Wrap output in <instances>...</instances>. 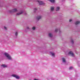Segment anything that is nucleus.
<instances>
[{
	"label": "nucleus",
	"mask_w": 80,
	"mask_h": 80,
	"mask_svg": "<svg viewBox=\"0 0 80 80\" xmlns=\"http://www.w3.org/2000/svg\"><path fill=\"white\" fill-rule=\"evenodd\" d=\"M23 13L25 15H26L27 14V12H26L25 10H21L19 13H16V15L18 16L19 15H21V14H22V13Z\"/></svg>",
	"instance_id": "obj_1"
},
{
	"label": "nucleus",
	"mask_w": 80,
	"mask_h": 80,
	"mask_svg": "<svg viewBox=\"0 0 80 80\" xmlns=\"http://www.w3.org/2000/svg\"><path fill=\"white\" fill-rule=\"evenodd\" d=\"M4 55L8 60H12V57H11L10 55V54H8V53L5 52L4 53Z\"/></svg>",
	"instance_id": "obj_2"
},
{
	"label": "nucleus",
	"mask_w": 80,
	"mask_h": 80,
	"mask_svg": "<svg viewBox=\"0 0 80 80\" xmlns=\"http://www.w3.org/2000/svg\"><path fill=\"white\" fill-rule=\"evenodd\" d=\"M18 12V10L16 8H14L12 10H10L8 11L9 13H13L14 12Z\"/></svg>",
	"instance_id": "obj_3"
},
{
	"label": "nucleus",
	"mask_w": 80,
	"mask_h": 80,
	"mask_svg": "<svg viewBox=\"0 0 80 80\" xmlns=\"http://www.w3.org/2000/svg\"><path fill=\"white\" fill-rule=\"evenodd\" d=\"M68 54L69 55L72 56V57H74V54H73V52L71 51H70L68 53Z\"/></svg>",
	"instance_id": "obj_4"
},
{
	"label": "nucleus",
	"mask_w": 80,
	"mask_h": 80,
	"mask_svg": "<svg viewBox=\"0 0 80 80\" xmlns=\"http://www.w3.org/2000/svg\"><path fill=\"white\" fill-rule=\"evenodd\" d=\"M37 2L39 3V5H44L45 3L43 2L42 1H37Z\"/></svg>",
	"instance_id": "obj_5"
},
{
	"label": "nucleus",
	"mask_w": 80,
	"mask_h": 80,
	"mask_svg": "<svg viewBox=\"0 0 80 80\" xmlns=\"http://www.w3.org/2000/svg\"><path fill=\"white\" fill-rule=\"evenodd\" d=\"M58 31H59V33H62L61 30H60V29H58V28H56L55 29V32H57Z\"/></svg>",
	"instance_id": "obj_6"
},
{
	"label": "nucleus",
	"mask_w": 80,
	"mask_h": 80,
	"mask_svg": "<svg viewBox=\"0 0 80 80\" xmlns=\"http://www.w3.org/2000/svg\"><path fill=\"white\" fill-rule=\"evenodd\" d=\"M48 36L50 38H52L53 37V34L51 33H49L48 34Z\"/></svg>",
	"instance_id": "obj_7"
},
{
	"label": "nucleus",
	"mask_w": 80,
	"mask_h": 80,
	"mask_svg": "<svg viewBox=\"0 0 80 80\" xmlns=\"http://www.w3.org/2000/svg\"><path fill=\"white\" fill-rule=\"evenodd\" d=\"M62 63H66V62H67L66 61L65 58H62Z\"/></svg>",
	"instance_id": "obj_8"
},
{
	"label": "nucleus",
	"mask_w": 80,
	"mask_h": 80,
	"mask_svg": "<svg viewBox=\"0 0 80 80\" xmlns=\"http://www.w3.org/2000/svg\"><path fill=\"white\" fill-rule=\"evenodd\" d=\"M41 18H42V16H38L36 18V19H37V20H40V19H41Z\"/></svg>",
	"instance_id": "obj_9"
},
{
	"label": "nucleus",
	"mask_w": 80,
	"mask_h": 80,
	"mask_svg": "<svg viewBox=\"0 0 80 80\" xmlns=\"http://www.w3.org/2000/svg\"><path fill=\"white\" fill-rule=\"evenodd\" d=\"M55 7H51L50 9L51 12H52L54 10Z\"/></svg>",
	"instance_id": "obj_10"
},
{
	"label": "nucleus",
	"mask_w": 80,
	"mask_h": 80,
	"mask_svg": "<svg viewBox=\"0 0 80 80\" xmlns=\"http://www.w3.org/2000/svg\"><path fill=\"white\" fill-rule=\"evenodd\" d=\"M12 77H15V78H16L17 79H19V77L18 76H17L15 74H13L12 75Z\"/></svg>",
	"instance_id": "obj_11"
},
{
	"label": "nucleus",
	"mask_w": 80,
	"mask_h": 80,
	"mask_svg": "<svg viewBox=\"0 0 80 80\" xmlns=\"http://www.w3.org/2000/svg\"><path fill=\"white\" fill-rule=\"evenodd\" d=\"M48 1H49V2H51V3H55V0H48Z\"/></svg>",
	"instance_id": "obj_12"
},
{
	"label": "nucleus",
	"mask_w": 80,
	"mask_h": 80,
	"mask_svg": "<svg viewBox=\"0 0 80 80\" xmlns=\"http://www.w3.org/2000/svg\"><path fill=\"white\" fill-rule=\"evenodd\" d=\"M50 53H51V55H52L53 57H55V53L50 52Z\"/></svg>",
	"instance_id": "obj_13"
},
{
	"label": "nucleus",
	"mask_w": 80,
	"mask_h": 80,
	"mask_svg": "<svg viewBox=\"0 0 80 80\" xmlns=\"http://www.w3.org/2000/svg\"><path fill=\"white\" fill-rule=\"evenodd\" d=\"M37 8H34V9H33V12L34 13H35V12H36V11H37Z\"/></svg>",
	"instance_id": "obj_14"
},
{
	"label": "nucleus",
	"mask_w": 80,
	"mask_h": 80,
	"mask_svg": "<svg viewBox=\"0 0 80 80\" xmlns=\"http://www.w3.org/2000/svg\"><path fill=\"white\" fill-rule=\"evenodd\" d=\"M80 23V22L79 21H77L75 23V25H78V24H79Z\"/></svg>",
	"instance_id": "obj_15"
},
{
	"label": "nucleus",
	"mask_w": 80,
	"mask_h": 80,
	"mask_svg": "<svg viewBox=\"0 0 80 80\" xmlns=\"http://www.w3.org/2000/svg\"><path fill=\"white\" fill-rule=\"evenodd\" d=\"M60 10V7H57L56 8V11H58Z\"/></svg>",
	"instance_id": "obj_16"
},
{
	"label": "nucleus",
	"mask_w": 80,
	"mask_h": 80,
	"mask_svg": "<svg viewBox=\"0 0 80 80\" xmlns=\"http://www.w3.org/2000/svg\"><path fill=\"white\" fill-rule=\"evenodd\" d=\"M2 67H3L4 68H5V67H7V66L5 64L2 65Z\"/></svg>",
	"instance_id": "obj_17"
},
{
	"label": "nucleus",
	"mask_w": 80,
	"mask_h": 80,
	"mask_svg": "<svg viewBox=\"0 0 80 80\" xmlns=\"http://www.w3.org/2000/svg\"><path fill=\"white\" fill-rule=\"evenodd\" d=\"M71 41L72 43H73V39H72V38H71Z\"/></svg>",
	"instance_id": "obj_18"
},
{
	"label": "nucleus",
	"mask_w": 80,
	"mask_h": 80,
	"mask_svg": "<svg viewBox=\"0 0 80 80\" xmlns=\"http://www.w3.org/2000/svg\"><path fill=\"white\" fill-rule=\"evenodd\" d=\"M15 35L16 37H17V36L18 35V32H16L15 33Z\"/></svg>",
	"instance_id": "obj_19"
},
{
	"label": "nucleus",
	"mask_w": 80,
	"mask_h": 80,
	"mask_svg": "<svg viewBox=\"0 0 80 80\" xmlns=\"http://www.w3.org/2000/svg\"><path fill=\"white\" fill-rule=\"evenodd\" d=\"M27 30H30V28L29 27H27Z\"/></svg>",
	"instance_id": "obj_20"
},
{
	"label": "nucleus",
	"mask_w": 80,
	"mask_h": 80,
	"mask_svg": "<svg viewBox=\"0 0 80 80\" xmlns=\"http://www.w3.org/2000/svg\"><path fill=\"white\" fill-rule=\"evenodd\" d=\"M73 68V67H70L69 68V70H72V69Z\"/></svg>",
	"instance_id": "obj_21"
},
{
	"label": "nucleus",
	"mask_w": 80,
	"mask_h": 80,
	"mask_svg": "<svg viewBox=\"0 0 80 80\" xmlns=\"http://www.w3.org/2000/svg\"><path fill=\"white\" fill-rule=\"evenodd\" d=\"M35 28H35V27H33L32 28V30H35Z\"/></svg>",
	"instance_id": "obj_22"
},
{
	"label": "nucleus",
	"mask_w": 80,
	"mask_h": 80,
	"mask_svg": "<svg viewBox=\"0 0 80 80\" xmlns=\"http://www.w3.org/2000/svg\"><path fill=\"white\" fill-rule=\"evenodd\" d=\"M4 28L5 29V30H7V28L6 27H4Z\"/></svg>",
	"instance_id": "obj_23"
},
{
	"label": "nucleus",
	"mask_w": 80,
	"mask_h": 80,
	"mask_svg": "<svg viewBox=\"0 0 80 80\" xmlns=\"http://www.w3.org/2000/svg\"><path fill=\"white\" fill-rule=\"evenodd\" d=\"M72 19H70L69 20V22H72Z\"/></svg>",
	"instance_id": "obj_24"
}]
</instances>
